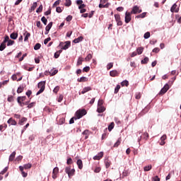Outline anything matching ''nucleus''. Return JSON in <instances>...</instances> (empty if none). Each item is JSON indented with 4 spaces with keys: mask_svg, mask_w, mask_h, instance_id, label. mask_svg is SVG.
Segmentation results:
<instances>
[{
    "mask_svg": "<svg viewBox=\"0 0 181 181\" xmlns=\"http://www.w3.org/2000/svg\"><path fill=\"white\" fill-rule=\"evenodd\" d=\"M46 81H40L37 84V88H40L39 91L37 92L36 95H39L40 94H42L43 91H45V88H46Z\"/></svg>",
    "mask_w": 181,
    "mask_h": 181,
    "instance_id": "1",
    "label": "nucleus"
},
{
    "mask_svg": "<svg viewBox=\"0 0 181 181\" xmlns=\"http://www.w3.org/2000/svg\"><path fill=\"white\" fill-rule=\"evenodd\" d=\"M87 114V110L86 109L78 110L76 112L75 115L76 118L75 119H80V118H83L84 115Z\"/></svg>",
    "mask_w": 181,
    "mask_h": 181,
    "instance_id": "2",
    "label": "nucleus"
},
{
    "mask_svg": "<svg viewBox=\"0 0 181 181\" xmlns=\"http://www.w3.org/2000/svg\"><path fill=\"white\" fill-rule=\"evenodd\" d=\"M132 19V16H131V13L127 11L125 13V17H124L125 23H129Z\"/></svg>",
    "mask_w": 181,
    "mask_h": 181,
    "instance_id": "3",
    "label": "nucleus"
},
{
    "mask_svg": "<svg viewBox=\"0 0 181 181\" xmlns=\"http://www.w3.org/2000/svg\"><path fill=\"white\" fill-rule=\"evenodd\" d=\"M25 100H26V96H18L17 98V102L18 103L21 107H23V104H25L23 101H25Z\"/></svg>",
    "mask_w": 181,
    "mask_h": 181,
    "instance_id": "4",
    "label": "nucleus"
},
{
    "mask_svg": "<svg viewBox=\"0 0 181 181\" xmlns=\"http://www.w3.org/2000/svg\"><path fill=\"white\" fill-rule=\"evenodd\" d=\"M57 175H59V168L57 167H55L53 169L52 171V179H54V180H56V179H57Z\"/></svg>",
    "mask_w": 181,
    "mask_h": 181,
    "instance_id": "5",
    "label": "nucleus"
},
{
    "mask_svg": "<svg viewBox=\"0 0 181 181\" xmlns=\"http://www.w3.org/2000/svg\"><path fill=\"white\" fill-rule=\"evenodd\" d=\"M141 12H142V10L139 9L138 6H134L132 11V13H134V15H136V13H141Z\"/></svg>",
    "mask_w": 181,
    "mask_h": 181,
    "instance_id": "6",
    "label": "nucleus"
},
{
    "mask_svg": "<svg viewBox=\"0 0 181 181\" xmlns=\"http://www.w3.org/2000/svg\"><path fill=\"white\" fill-rule=\"evenodd\" d=\"M168 90H169V84L165 83L163 88L160 90V94H165V93L168 92Z\"/></svg>",
    "mask_w": 181,
    "mask_h": 181,
    "instance_id": "7",
    "label": "nucleus"
},
{
    "mask_svg": "<svg viewBox=\"0 0 181 181\" xmlns=\"http://www.w3.org/2000/svg\"><path fill=\"white\" fill-rule=\"evenodd\" d=\"M170 12H172L173 13V12H175V13H177V12H179V8H177V4H176V3H175L170 8Z\"/></svg>",
    "mask_w": 181,
    "mask_h": 181,
    "instance_id": "8",
    "label": "nucleus"
},
{
    "mask_svg": "<svg viewBox=\"0 0 181 181\" xmlns=\"http://www.w3.org/2000/svg\"><path fill=\"white\" fill-rule=\"evenodd\" d=\"M103 156H104V152L101 151L98 155L95 156L93 159L94 160H100Z\"/></svg>",
    "mask_w": 181,
    "mask_h": 181,
    "instance_id": "9",
    "label": "nucleus"
},
{
    "mask_svg": "<svg viewBox=\"0 0 181 181\" xmlns=\"http://www.w3.org/2000/svg\"><path fill=\"white\" fill-rule=\"evenodd\" d=\"M71 46V42L70 41H66L65 45L62 48V50H67L69 47Z\"/></svg>",
    "mask_w": 181,
    "mask_h": 181,
    "instance_id": "10",
    "label": "nucleus"
},
{
    "mask_svg": "<svg viewBox=\"0 0 181 181\" xmlns=\"http://www.w3.org/2000/svg\"><path fill=\"white\" fill-rule=\"evenodd\" d=\"M91 90H93V88H91V86H88V87H85L82 91L81 92V94H86V93H88V91H91Z\"/></svg>",
    "mask_w": 181,
    "mask_h": 181,
    "instance_id": "11",
    "label": "nucleus"
},
{
    "mask_svg": "<svg viewBox=\"0 0 181 181\" xmlns=\"http://www.w3.org/2000/svg\"><path fill=\"white\" fill-rule=\"evenodd\" d=\"M148 111H149V107H146L144 109H143L141 110V112L139 114V117H142V115H145V114H146V112H148Z\"/></svg>",
    "mask_w": 181,
    "mask_h": 181,
    "instance_id": "12",
    "label": "nucleus"
},
{
    "mask_svg": "<svg viewBox=\"0 0 181 181\" xmlns=\"http://www.w3.org/2000/svg\"><path fill=\"white\" fill-rule=\"evenodd\" d=\"M19 170L21 172V175H22L23 177H28V173H25V171H23V166H22V165L19 166Z\"/></svg>",
    "mask_w": 181,
    "mask_h": 181,
    "instance_id": "13",
    "label": "nucleus"
},
{
    "mask_svg": "<svg viewBox=\"0 0 181 181\" xmlns=\"http://www.w3.org/2000/svg\"><path fill=\"white\" fill-rule=\"evenodd\" d=\"M78 83H86V81H88V78L86 76H82L80 78H78L77 80Z\"/></svg>",
    "mask_w": 181,
    "mask_h": 181,
    "instance_id": "14",
    "label": "nucleus"
},
{
    "mask_svg": "<svg viewBox=\"0 0 181 181\" xmlns=\"http://www.w3.org/2000/svg\"><path fill=\"white\" fill-rule=\"evenodd\" d=\"M8 124H10L11 125H17L18 122L15 121V119H13L12 117H11L8 121Z\"/></svg>",
    "mask_w": 181,
    "mask_h": 181,
    "instance_id": "15",
    "label": "nucleus"
},
{
    "mask_svg": "<svg viewBox=\"0 0 181 181\" xmlns=\"http://www.w3.org/2000/svg\"><path fill=\"white\" fill-rule=\"evenodd\" d=\"M16 155V151H13L9 156V162H12L13 161V160L15 159V156Z\"/></svg>",
    "mask_w": 181,
    "mask_h": 181,
    "instance_id": "16",
    "label": "nucleus"
},
{
    "mask_svg": "<svg viewBox=\"0 0 181 181\" xmlns=\"http://www.w3.org/2000/svg\"><path fill=\"white\" fill-rule=\"evenodd\" d=\"M76 165H78V169H83V160L81 159L77 160Z\"/></svg>",
    "mask_w": 181,
    "mask_h": 181,
    "instance_id": "17",
    "label": "nucleus"
},
{
    "mask_svg": "<svg viewBox=\"0 0 181 181\" xmlns=\"http://www.w3.org/2000/svg\"><path fill=\"white\" fill-rule=\"evenodd\" d=\"M11 39H13V40H16L18 39V33H13L10 35Z\"/></svg>",
    "mask_w": 181,
    "mask_h": 181,
    "instance_id": "18",
    "label": "nucleus"
},
{
    "mask_svg": "<svg viewBox=\"0 0 181 181\" xmlns=\"http://www.w3.org/2000/svg\"><path fill=\"white\" fill-rule=\"evenodd\" d=\"M97 111L99 114H101V112H104L105 111V107H104V106H98Z\"/></svg>",
    "mask_w": 181,
    "mask_h": 181,
    "instance_id": "19",
    "label": "nucleus"
},
{
    "mask_svg": "<svg viewBox=\"0 0 181 181\" xmlns=\"http://www.w3.org/2000/svg\"><path fill=\"white\" fill-rule=\"evenodd\" d=\"M83 37H78V38L74 39L73 42L74 43H80V42H83Z\"/></svg>",
    "mask_w": 181,
    "mask_h": 181,
    "instance_id": "20",
    "label": "nucleus"
},
{
    "mask_svg": "<svg viewBox=\"0 0 181 181\" xmlns=\"http://www.w3.org/2000/svg\"><path fill=\"white\" fill-rule=\"evenodd\" d=\"M75 173H76V170L71 169V170L69 172V173H68L69 177L71 178V176H74V174H75Z\"/></svg>",
    "mask_w": 181,
    "mask_h": 181,
    "instance_id": "21",
    "label": "nucleus"
},
{
    "mask_svg": "<svg viewBox=\"0 0 181 181\" xmlns=\"http://www.w3.org/2000/svg\"><path fill=\"white\" fill-rule=\"evenodd\" d=\"M83 62H84V59H83V57H79L77 61L76 66H81V64H83Z\"/></svg>",
    "mask_w": 181,
    "mask_h": 181,
    "instance_id": "22",
    "label": "nucleus"
},
{
    "mask_svg": "<svg viewBox=\"0 0 181 181\" xmlns=\"http://www.w3.org/2000/svg\"><path fill=\"white\" fill-rule=\"evenodd\" d=\"M53 26V23L50 22L45 28V30H47V32L50 31V29H52V27Z\"/></svg>",
    "mask_w": 181,
    "mask_h": 181,
    "instance_id": "23",
    "label": "nucleus"
},
{
    "mask_svg": "<svg viewBox=\"0 0 181 181\" xmlns=\"http://www.w3.org/2000/svg\"><path fill=\"white\" fill-rule=\"evenodd\" d=\"M6 49V44L5 42H1L0 45V52H4Z\"/></svg>",
    "mask_w": 181,
    "mask_h": 181,
    "instance_id": "24",
    "label": "nucleus"
},
{
    "mask_svg": "<svg viewBox=\"0 0 181 181\" xmlns=\"http://www.w3.org/2000/svg\"><path fill=\"white\" fill-rule=\"evenodd\" d=\"M149 62V58L148 57H146L144 59L141 61V64H148V62Z\"/></svg>",
    "mask_w": 181,
    "mask_h": 181,
    "instance_id": "25",
    "label": "nucleus"
},
{
    "mask_svg": "<svg viewBox=\"0 0 181 181\" xmlns=\"http://www.w3.org/2000/svg\"><path fill=\"white\" fill-rule=\"evenodd\" d=\"M145 16H146V12H144V13L136 16V18L137 19H139V18H145Z\"/></svg>",
    "mask_w": 181,
    "mask_h": 181,
    "instance_id": "26",
    "label": "nucleus"
},
{
    "mask_svg": "<svg viewBox=\"0 0 181 181\" xmlns=\"http://www.w3.org/2000/svg\"><path fill=\"white\" fill-rule=\"evenodd\" d=\"M121 86H122V87H124V86H125L126 87H128V86H129V82L128 81H127V80H124V81H123L121 83Z\"/></svg>",
    "mask_w": 181,
    "mask_h": 181,
    "instance_id": "27",
    "label": "nucleus"
},
{
    "mask_svg": "<svg viewBox=\"0 0 181 181\" xmlns=\"http://www.w3.org/2000/svg\"><path fill=\"white\" fill-rule=\"evenodd\" d=\"M93 59V54H88L85 58V62H90Z\"/></svg>",
    "mask_w": 181,
    "mask_h": 181,
    "instance_id": "28",
    "label": "nucleus"
},
{
    "mask_svg": "<svg viewBox=\"0 0 181 181\" xmlns=\"http://www.w3.org/2000/svg\"><path fill=\"white\" fill-rule=\"evenodd\" d=\"M26 121H28V119L26 117H23L19 120L18 124L19 125H23V122H26Z\"/></svg>",
    "mask_w": 181,
    "mask_h": 181,
    "instance_id": "29",
    "label": "nucleus"
},
{
    "mask_svg": "<svg viewBox=\"0 0 181 181\" xmlns=\"http://www.w3.org/2000/svg\"><path fill=\"white\" fill-rule=\"evenodd\" d=\"M151 169H152L151 165H146L144 168V172H149V170H151Z\"/></svg>",
    "mask_w": 181,
    "mask_h": 181,
    "instance_id": "30",
    "label": "nucleus"
},
{
    "mask_svg": "<svg viewBox=\"0 0 181 181\" xmlns=\"http://www.w3.org/2000/svg\"><path fill=\"white\" fill-rule=\"evenodd\" d=\"M115 122L117 124V127H122V122H121L118 119L115 118Z\"/></svg>",
    "mask_w": 181,
    "mask_h": 181,
    "instance_id": "31",
    "label": "nucleus"
},
{
    "mask_svg": "<svg viewBox=\"0 0 181 181\" xmlns=\"http://www.w3.org/2000/svg\"><path fill=\"white\" fill-rule=\"evenodd\" d=\"M105 168L108 169V167L111 165V161L108 159L105 160Z\"/></svg>",
    "mask_w": 181,
    "mask_h": 181,
    "instance_id": "32",
    "label": "nucleus"
},
{
    "mask_svg": "<svg viewBox=\"0 0 181 181\" xmlns=\"http://www.w3.org/2000/svg\"><path fill=\"white\" fill-rule=\"evenodd\" d=\"M25 89V87L20 86L17 90L18 94H21V93H23V90Z\"/></svg>",
    "mask_w": 181,
    "mask_h": 181,
    "instance_id": "33",
    "label": "nucleus"
},
{
    "mask_svg": "<svg viewBox=\"0 0 181 181\" xmlns=\"http://www.w3.org/2000/svg\"><path fill=\"white\" fill-rule=\"evenodd\" d=\"M26 35L24 38V42H28L29 40V37H30V33H28V31L25 32Z\"/></svg>",
    "mask_w": 181,
    "mask_h": 181,
    "instance_id": "34",
    "label": "nucleus"
},
{
    "mask_svg": "<svg viewBox=\"0 0 181 181\" xmlns=\"http://www.w3.org/2000/svg\"><path fill=\"white\" fill-rule=\"evenodd\" d=\"M36 8H37V3L34 2L33 6H31V9H30V12H32V11H35V9H36Z\"/></svg>",
    "mask_w": 181,
    "mask_h": 181,
    "instance_id": "35",
    "label": "nucleus"
},
{
    "mask_svg": "<svg viewBox=\"0 0 181 181\" xmlns=\"http://www.w3.org/2000/svg\"><path fill=\"white\" fill-rule=\"evenodd\" d=\"M23 170L25 169H30V168H32V165L30 163H28V164H25L23 166Z\"/></svg>",
    "mask_w": 181,
    "mask_h": 181,
    "instance_id": "36",
    "label": "nucleus"
},
{
    "mask_svg": "<svg viewBox=\"0 0 181 181\" xmlns=\"http://www.w3.org/2000/svg\"><path fill=\"white\" fill-rule=\"evenodd\" d=\"M40 47H42V45H40V43H37L34 46V50H39V49H40Z\"/></svg>",
    "mask_w": 181,
    "mask_h": 181,
    "instance_id": "37",
    "label": "nucleus"
},
{
    "mask_svg": "<svg viewBox=\"0 0 181 181\" xmlns=\"http://www.w3.org/2000/svg\"><path fill=\"white\" fill-rule=\"evenodd\" d=\"M144 39H149V37H151V33L146 32V33H144Z\"/></svg>",
    "mask_w": 181,
    "mask_h": 181,
    "instance_id": "38",
    "label": "nucleus"
},
{
    "mask_svg": "<svg viewBox=\"0 0 181 181\" xmlns=\"http://www.w3.org/2000/svg\"><path fill=\"white\" fill-rule=\"evenodd\" d=\"M114 129V122H111L110 124L108 126V131L111 132Z\"/></svg>",
    "mask_w": 181,
    "mask_h": 181,
    "instance_id": "39",
    "label": "nucleus"
},
{
    "mask_svg": "<svg viewBox=\"0 0 181 181\" xmlns=\"http://www.w3.org/2000/svg\"><path fill=\"white\" fill-rule=\"evenodd\" d=\"M43 11V5H40L39 8L37 9L36 12L37 13H40Z\"/></svg>",
    "mask_w": 181,
    "mask_h": 181,
    "instance_id": "40",
    "label": "nucleus"
},
{
    "mask_svg": "<svg viewBox=\"0 0 181 181\" xmlns=\"http://www.w3.org/2000/svg\"><path fill=\"white\" fill-rule=\"evenodd\" d=\"M136 52H137L138 54H142V53L144 52V48L139 47V48H137Z\"/></svg>",
    "mask_w": 181,
    "mask_h": 181,
    "instance_id": "41",
    "label": "nucleus"
},
{
    "mask_svg": "<svg viewBox=\"0 0 181 181\" xmlns=\"http://www.w3.org/2000/svg\"><path fill=\"white\" fill-rule=\"evenodd\" d=\"M119 88H121V86L120 85H117V86L115 88V94H117V93H118V91H119Z\"/></svg>",
    "mask_w": 181,
    "mask_h": 181,
    "instance_id": "42",
    "label": "nucleus"
},
{
    "mask_svg": "<svg viewBox=\"0 0 181 181\" xmlns=\"http://www.w3.org/2000/svg\"><path fill=\"white\" fill-rule=\"evenodd\" d=\"M59 90H60V86H57L54 90H53V93H54L55 94H57V93H59Z\"/></svg>",
    "mask_w": 181,
    "mask_h": 181,
    "instance_id": "43",
    "label": "nucleus"
},
{
    "mask_svg": "<svg viewBox=\"0 0 181 181\" xmlns=\"http://www.w3.org/2000/svg\"><path fill=\"white\" fill-rule=\"evenodd\" d=\"M65 6H71V0H66Z\"/></svg>",
    "mask_w": 181,
    "mask_h": 181,
    "instance_id": "44",
    "label": "nucleus"
},
{
    "mask_svg": "<svg viewBox=\"0 0 181 181\" xmlns=\"http://www.w3.org/2000/svg\"><path fill=\"white\" fill-rule=\"evenodd\" d=\"M15 45V41L10 40L9 41L7 42V46H12Z\"/></svg>",
    "mask_w": 181,
    "mask_h": 181,
    "instance_id": "45",
    "label": "nucleus"
},
{
    "mask_svg": "<svg viewBox=\"0 0 181 181\" xmlns=\"http://www.w3.org/2000/svg\"><path fill=\"white\" fill-rule=\"evenodd\" d=\"M41 21L42 23H44V25H47V19L46 18V17H42Z\"/></svg>",
    "mask_w": 181,
    "mask_h": 181,
    "instance_id": "46",
    "label": "nucleus"
},
{
    "mask_svg": "<svg viewBox=\"0 0 181 181\" xmlns=\"http://www.w3.org/2000/svg\"><path fill=\"white\" fill-rule=\"evenodd\" d=\"M112 67H114V64L112 62H110L107 65V70H110Z\"/></svg>",
    "mask_w": 181,
    "mask_h": 181,
    "instance_id": "47",
    "label": "nucleus"
},
{
    "mask_svg": "<svg viewBox=\"0 0 181 181\" xmlns=\"http://www.w3.org/2000/svg\"><path fill=\"white\" fill-rule=\"evenodd\" d=\"M11 39H9V36L6 35L4 37V40L3 41V43L6 44V42H9Z\"/></svg>",
    "mask_w": 181,
    "mask_h": 181,
    "instance_id": "48",
    "label": "nucleus"
},
{
    "mask_svg": "<svg viewBox=\"0 0 181 181\" xmlns=\"http://www.w3.org/2000/svg\"><path fill=\"white\" fill-rule=\"evenodd\" d=\"M7 127H8V125H6L5 124L0 125V131H4V129H6Z\"/></svg>",
    "mask_w": 181,
    "mask_h": 181,
    "instance_id": "49",
    "label": "nucleus"
},
{
    "mask_svg": "<svg viewBox=\"0 0 181 181\" xmlns=\"http://www.w3.org/2000/svg\"><path fill=\"white\" fill-rule=\"evenodd\" d=\"M65 121H66V119H64V117H62L61 119H59V125H62V124H64Z\"/></svg>",
    "mask_w": 181,
    "mask_h": 181,
    "instance_id": "50",
    "label": "nucleus"
},
{
    "mask_svg": "<svg viewBox=\"0 0 181 181\" xmlns=\"http://www.w3.org/2000/svg\"><path fill=\"white\" fill-rule=\"evenodd\" d=\"M71 170V166H68L66 167L65 168V173H67V175H69V173Z\"/></svg>",
    "mask_w": 181,
    "mask_h": 181,
    "instance_id": "51",
    "label": "nucleus"
},
{
    "mask_svg": "<svg viewBox=\"0 0 181 181\" xmlns=\"http://www.w3.org/2000/svg\"><path fill=\"white\" fill-rule=\"evenodd\" d=\"M7 101H8V103H13V96L12 95L8 96L7 98Z\"/></svg>",
    "mask_w": 181,
    "mask_h": 181,
    "instance_id": "52",
    "label": "nucleus"
},
{
    "mask_svg": "<svg viewBox=\"0 0 181 181\" xmlns=\"http://www.w3.org/2000/svg\"><path fill=\"white\" fill-rule=\"evenodd\" d=\"M82 135H90V131L88 129H86L85 131L83 132Z\"/></svg>",
    "mask_w": 181,
    "mask_h": 181,
    "instance_id": "53",
    "label": "nucleus"
},
{
    "mask_svg": "<svg viewBox=\"0 0 181 181\" xmlns=\"http://www.w3.org/2000/svg\"><path fill=\"white\" fill-rule=\"evenodd\" d=\"M129 173L127 170H124L122 173V177H125V176H128Z\"/></svg>",
    "mask_w": 181,
    "mask_h": 181,
    "instance_id": "54",
    "label": "nucleus"
},
{
    "mask_svg": "<svg viewBox=\"0 0 181 181\" xmlns=\"http://www.w3.org/2000/svg\"><path fill=\"white\" fill-rule=\"evenodd\" d=\"M51 40H52V38H50V37H49L44 40V44L47 45V43H49V42H50Z\"/></svg>",
    "mask_w": 181,
    "mask_h": 181,
    "instance_id": "55",
    "label": "nucleus"
},
{
    "mask_svg": "<svg viewBox=\"0 0 181 181\" xmlns=\"http://www.w3.org/2000/svg\"><path fill=\"white\" fill-rule=\"evenodd\" d=\"M35 105H36V103L33 102V103L28 104V108H33V107H35Z\"/></svg>",
    "mask_w": 181,
    "mask_h": 181,
    "instance_id": "56",
    "label": "nucleus"
},
{
    "mask_svg": "<svg viewBox=\"0 0 181 181\" xmlns=\"http://www.w3.org/2000/svg\"><path fill=\"white\" fill-rule=\"evenodd\" d=\"M83 71H85V73H88L90 71V66H86L83 69Z\"/></svg>",
    "mask_w": 181,
    "mask_h": 181,
    "instance_id": "57",
    "label": "nucleus"
},
{
    "mask_svg": "<svg viewBox=\"0 0 181 181\" xmlns=\"http://www.w3.org/2000/svg\"><path fill=\"white\" fill-rule=\"evenodd\" d=\"M8 172V167H6L1 173L0 175H5Z\"/></svg>",
    "mask_w": 181,
    "mask_h": 181,
    "instance_id": "58",
    "label": "nucleus"
},
{
    "mask_svg": "<svg viewBox=\"0 0 181 181\" xmlns=\"http://www.w3.org/2000/svg\"><path fill=\"white\" fill-rule=\"evenodd\" d=\"M103 104H104V101L103 100H99L98 103V107L103 106Z\"/></svg>",
    "mask_w": 181,
    "mask_h": 181,
    "instance_id": "59",
    "label": "nucleus"
},
{
    "mask_svg": "<svg viewBox=\"0 0 181 181\" xmlns=\"http://www.w3.org/2000/svg\"><path fill=\"white\" fill-rule=\"evenodd\" d=\"M95 173H100V172H101V168L100 167H97L95 170H94Z\"/></svg>",
    "mask_w": 181,
    "mask_h": 181,
    "instance_id": "60",
    "label": "nucleus"
},
{
    "mask_svg": "<svg viewBox=\"0 0 181 181\" xmlns=\"http://www.w3.org/2000/svg\"><path fill=\"white\" fill-rule=\"evenodd\" d=\"M66 163L67 165H71V163H73V159H71V158H68Z\"/></svg>",
    "mask_w": 181,
    "mask_h": 181,
    "instance_id": "61",
    "label": "nucleus"
},
{
    "mask_svg": "<svg viewBox=\"0 0 181 181\" xmlns=\"http://www.w3.org/2000/svg\"><path fill=\"white\" fill-rule=\"evenodd\" d=\"M72 19H73L72 16H68L66 18V22H70V21H71Z\"/></svg>",
    "mask_w": 181,
    "mask_h": 181,
    "instance_id": "62",
    "label": "nucleus"
},
{
    "mask_svg": "<svg viewBox=\"0 0 181 181\" xmlns=\"http://www.w3.org/2000/svg\"><path fill=\"white\" fill-rule=\"evenodd\" d=\"M36 26L37 28H40V29H42V23H40V21H37Z\"/></svg>",
    "mask_w": 181,
    "mask_h": 181,
    "instance_id": "63",
    "label": "nucleus"
},
{
    "mask_svg": "<svg viewBox=\"0 0 181 181\" xmlns=\"http://www.w3.org/2000/svg\"><path fill=\"white\" fill-rule=\"evenodd\" d=\"M159 48H158V47H156V48H154L153 50H152V52H153V53H159Z\"/></svg>",
    "mask_w": 181,
    "mask_h": 181,
    "instance_id": "64",
    "label": "nucleus"
}]
</instances>
